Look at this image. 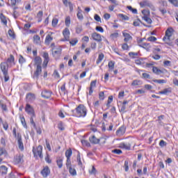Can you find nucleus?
Returning a JSON list of instances; mask_svg holds the SVG:
<instances>
[{"label": "nucleus", "mask_w": 178, "mask_h": 178, "mask_svg": "<svg viewBox=\"0 0 178 178\" xmlns=\"http://www.w3.org/2000/svg\"><path fill=\"white\" fill-rule=\"evenodd\" d=\"M72 113L76 118H86L87 116V108L84 105L79 104L74 110H72Z\"/></svg>", "instance_id": "obj_1"}, {"label": "nucleus", "mask_w": 178, "mask_h": 178, "mask_svg": "<svg viewBox=\"0 0 178 178\" xmlns=\"http://www.w3.org/2000/svg\"><path fill=\"white\" fill-rule=\"evenodd\" d=\"M1 70L4 76V81L6 83L9 81V75L8 74V70H9V64L7 62H2L0 64Z\"/></svg>", "instance_id": "obj_2"}, {"label": "nucleus", "mask_w": 178, "mask_h": 178, "mask_svg": "<svg viewBox=\"0 0 178 178\" xmlns=\"http://www.w3.org/2000/svg\"><path fill=\"white\" fill-rule=\"evenodd\" d=\"M13 135L15 138L17 140L18 143V148L21 150L23 151L24 149V146L23 145V140H22V135L20 134H16V128H13Z\"/></svg>", "instance_id": "obj_3"}, {"label": "nucleus", "mask_w": 178, "mask_h": 178, "mask_svg": "<svg viewBox=\"0 0 178 178\" xmlns=\"http://www.w3.org/2000/svg\"><path fill=\"white\" fill-rule=\"evenodd\" d=\"M175 30L173 28L170 27L165 31V36L163 38V41L166 42V41H170V37L173 35Z\"/></svg>", "instance_id": "obj_4"}, {"label": "nucleus", "mask_w": 178, "mask_h": 178, "mask_svg": "<svg viewBox=\"0 0 178 178\" xmlns=\"http://www.w3.org/2000/svg\"><path fill=\"white\" fill-rule=\"evenodd\" d=\"M32 151L34 156L42 158V147L41 145H39L36 149L33 147Z\"/></svg>", "instance_id": "obj_5"}, {"label": "nucleus", "mask_w": 178, "mask_h": 178, "mask_svg": "<svg viewBox=\"0 0 178 178\" xmlns=\"http://www.w3.org/2000/svg\"><path fill=\"white\" fill-rule=\"evenodd\" d=\"M139 5H140V8H146V7L150 8H154V6L151 3V1H149V0L142 1L139 3Z\"/></svg>", "instance_id": "obj_6"}, {"label": "nucleus", "mask_w": 178, "mask_h": 178, "mask_svg": "<svg viewBox=\"0 0 178 178\" xmlns=\"http://www.w3.org/2000/svg\"><path fill=\"white\" fill-rule=\"evenodd\" d=\"M25 111L26 113H28V115H30L31 116H35V113H34V108H33L30 104H26L25 107Z\"/></svg>", "instance_id": "obj_7"}, {"label": "nucleus", "mask_w": 178, "mask_h": 178, "mask_svg": "<svg viewBox=\"0 0 178 178\" xmlns=\"http://www.w3.org/2000/svg\"><path fill=\"white\" fill-rule=\"evenodd\" d=\"M63 35L64 36V39L62 41H69V38H70V31L65 28L63 31Z\"/></svg>", "instance_id": "obj_8"}, {"label": "nucleus", "mask_w": 178, "mask_h": 178, "mask_svg": "<svg viewBox=\"0 0 178 178\" xmlns=\"http://www.w3.org/2000/svg\"><path fill=\"white\" fill-rule=\"evenodd\" d=\"M122 35L124 37V42H129V41H131V40H133V37L126 32V31L122 32Z\"/></svg>", "instance_id": "obj_9"}, {"label": "nucleus", "mask_w": 178, "mask_h": 178, "mask_svg": "<svg viewBox=\"0 0 178 178\" xmlns=\"http://www.w3.org/2000/svg\"><path fill=\"white\" fill-rule=\"evenodd\" d=\"M51 173V170H49V167H44L41 171V175L43 177H48L49 175Z\"/></svg>", "instance_id": "obj_10"}, {"label": "nucleus", "mask_w": 178, "mask_h": 178, "mask_svg": "<svg viewBox=\"0 0 178 178\" xmlns=\"http://www.w3.org/2000/svg\"><path fill=\"white\" fill-rule=\"evenodd\" d=\"M14 162L16 165L18 163H23V155L17 154L14 158Z\"/></svg>", "instance_id": "obj_11"}, {"label": "nucleus", "mask_w": 178, "mask_h": 178, "mask_svg": "<svg viewBox=\"0 0 178 178\" xmlns=\"http://www.w3.org/2000/svg\"><path fill=\"white\" fill-rule=\"evenodd\" d=\"M41 95L42 98H46L47 99H48L49 98H51V96L52 95V92L44 90L42 91Z\"/></svg>", "instance_id": "obj_12"}, {"label": "nucleus", "mask_w": 178, "mask_h": 178, "mask_svg": "<svg viewBox=\"0 0 178 178\" xmlns=\"http://www.w3.org/2000/svg\"><path fill=\"white\" fill-rule=\"evenodd\" d=\"M119 148L122 149H127L128 151L131 149V145L130 143H121L119 145Z\"/></svg>", "instance_id": "obj_13"}, {"label": "nucleus", "mask_w": 178, "mask_h": 178, "mask_svg": "<svg viewBox=\"0 0 178 178\" xmlns=\"http://www.w3.org/2000/svg\"><path fill=\"white\" fill-rule=\"evenodd\" d=\"M41 72H42L41 65L37 66L36 70L33 74V79H38L40 74H41Z\"/></svg>", "instance_id": "obj_14"}, {"label": "nucleus", "mask_w": 178, "mask_h": 178, "mask_svg": "<svg viewBox=\"0 0 178 178\" xmlns=\"http://www.w3.org/2000/svg\"><path fill=\"white\" fill-rule=\"evenodd\" d=\"M44 62H43V67H47L48 65V62H49V54L48 53L43 54Z\"/></svg>", "instance_id": "obj_15"}, {"label": "nucleus", "mask_w": 178, "mask_h": 178, "mask_svg": "<svg viewBox=\"0 0 178 178\" xmlns=\"http://www.w3.org/2000/svg\"><path fill=\"white\" fill-rule=\"evenodd\" d=\"M92 38L95 41H97V42H101V41H102V38H101V34L97 33L95 32L92 34Z\"/></svg>", "instance_id": "obj_16"}, {"label": "nucleus", "mask_w": 178, "mask_h": 178, "mask_svg": "<svg viewBox=\"0 0 178 178\" xmlns=\"http://www.w3.org/2000/svg\"><path fill=\"white\" fill-rule=\"evenodd\" d=\"M126 133V127L124 126L120 127L117 131L116 134L117 136H123Z\"/></svg>", "instance_id": "obj_17"}, {"label": "nucleus", "mask_w": 178, "mask_h": 178, "mask_svg": "<svg viewBox=\"0 0 178 178\" xmlns=\"http://www.w3.org/2000/svg\"><path fill=\"white\" fill-rule=\"evenodd\" d=\"M33 44L35 45H41V38L38 35H35L33 36Z\"/></svg>", "instance_id": "obj_18"}, {"label": "nucleus", "mask_w": 178, "mask_h": 178, "mask_svg": "<svg viewBox=\"0 0 178 178\" xmlns=\"http://www.w3.org/2000/svg\"><path fill=\"white\" fill-rule=\"evenodd\" d=\"M89 141L91 144H99V141H101L99 138H97L95 136H92L89 137Z\"/></svg>", "instance_id": "obj_19"}, {"label": "nucleus", "mask_w": 178, "mask_h": 178, "mask_svg": "<svg viewBox=\"0 0 178 178\" xmlns=\"http://www.w3.org/2000/svg\"><path fill=\"white\" fill-rule=\"evenodd\" d=\"M139 46L140 48H143L144 49H146V51H149L151 49V44L148 42H143L141 44H139Z\"/></svg>", "instance_id": "obj_20"}, {"label": "nucleus", "mask_w": 178, "mask_h": 178, "mask_svg": "<svg viewBox=\"0 0 178 178\" xmlns=\"http://www.w3.org/2000/svg\"><path fill=\"white\" fill-rule=\"evenodd\" d=\"M9 66H12V65H15V56L13 55H10V57L6 61Z\"/></svg>", "instance_id": "obj_21"}, {"label": "nucleus", "mask_w": 178, "mask_h": 178, "mask_svg": "<svg viewBox=\"0 0 178 178\" xmlns=\"http://www.w3.org/2000/svg\"><path fill=\"white\" fill-rule=\"evenodd\" d=\"M26 99L28 102H33L35 99V95L33 93H28L26 95Z\"/></svg>", "instance_id": "obj_22"}, {"label": "nucleus", "mask_w": 178, "mask_h": 178, "mask_svg": "<svg viewBox=\"0 0 178 178\" xmlns=\"http://www.w3.org/2000/svg\"><path fill=\"white\" fill-rule=\"evenodd\" d=\"M129 56L131 58V59H136V58H138L140 56V52H133L131 51L129 53Z\"/></svg>", "instance_id": "obj_23"}, {"label": "nucleus", "mask_w": 178, "mask_h": 178, "mask_svg": "<svg viewBox=\"0 0 178 178\" xmlns=\"http://www.w3.org/2000/svg\"><path fill=\"white\" fill-rule=\"evenodd\" d=\"M56 164L59 169H62L63 167V159L60 157L56 159Z\"/></svg>", "instance_id": "obj_24"}, {"label": "nucleus", "mask_w": 178, "mask_h": 178, "mask_svg": "<svg viewBox=\"0 0 178 178\" xmlns=\"http://www.w3.org/2000/svg\"><path fill=\"white\" fill-rule=\"evenodd\" d=\"M8 173V167L5 165L0 166V174L6 175Z\"/></svg>", "instance_id": "obj_25"}, {"label": "nucleus", "mask_w": 178, "mask_h": 178, "mask_svg": "<svg viewBox=\"0 0 178 178\" xmlns=\"http://www.w3.org/2000/svg\"><path fill=\"white\" fill-rule=\"evenodd\" d=\"M76 16L79 20H83V19H84V16H83V10H81L80 8H78V13L76 14Z\"/></svg>", "instance_id": "obj_26"}, {"label": "nucleus", "mask_w": 178, "mask_h": 178, "mask_svg": "<svg viewBox=\"0 0 178 178\" xmlns=\"http://www.w3.org/2000/svg\"><path fill=\"white\" fill-rule=\"evenodd\" d=\"M52 40H54V38L50 36V35H47L46 36L44 43L46 44V45H49V44H51V42L52 41Z\"/></svg>", "instance_id": "obj_27"}, {"label": "nucleus", "mask_w": 178, "mask_h": 178, "mask_svg": "<svg viewBox=\"0 0 178 178\" xmlns=\"http://www.w3.org/2000/svg\"><path fill=\"white\" fill-rule=\"evenodd\" d=\"M35 63L37 66H41V63H42V60L41 59V57L36 56L34 59Z\"/></svg>", "instance_id": "obj_28"}, {"label": "nucleus", "mask_w": 178, "mask_h": 178, "mask_svg": "<svg viewBox=\"0 0 178 178\" xmlns=\"http://www.w3.org/2000/svg\"><path fill=\"white\" fill-rule=\"evenodd\" d=\"M0 19L1 23H3V24H4V26H7L8 24V21L6 20V17H5V15H3V14H0Z\"/></svg>", "instance_id": "obj_29"}, {"label": "nucleus", "mask_w": 178, "mask_h": 178, "mask_svg": "<svg viewBox=\"0 0 178 178\" xmlns=\"http://www.w3.org/2000/svg\"><path fill=\"white\" fill-rule=\"evenodd\" d=\"M73 155V151L70 148L65 151V157L67 159H70Z\"/></svg>", "instance_id": "obj_30"}, {"label": "nucleus", "mask_w": 178, "mask_h": 178, "mask_svg": "<svg viewBox=\"0 0 178 178\" xmlns=\"http://www.w3.org/2000/svg\"><path fill=\"white\" fill-rule=\"evenodd\" d=\"M152 72H153V73H154L155 74H157V75L162 74V73H163V72H162V70H159L156 67H153Z\"/></svg>", "instance_id": "obj_31"}, {"label": "nucleus", "mask_w": 178, "mask_h": 178, "mask_svg": "<svg viewBox=\"0 0 178 178\" xmlns=\"http://www.w3.org/2000/svg\"><path fill=\"white\" fill-rule=\"evenodd\" d=\"M105 57V56L104 55V54H99L98 58L96 61V63L97 65H99V63H101L102 62V60H104V58Z\"/></svg>", "instance_id": "obj_32"}, {"label": "nucleus", "mask_w": 178, "mask_h": 178, "mask_svg": "<svg viewBox=\"0 0 178 178\" xmlns=\"http://www.w3.org/2000/svg\"><path fill=\"white\" fill-rule=\"evenodd\" d=\"M143 85V81L140 80H134L131 83V86L133 87H136V86H142Z\"/></svg>", "instance_id": "obj_33"}, {"label": "nucleus", "mask_w": 178, "mask_h": 178, "mask_svg": "<svg viewBox=\"0 0 178 178\" xmlns=\"http://www.w3.org/2000/svg\"><path fill=\"white\" fill-rule=\"evenodd\" d=\"M76 161L78 162V165L79 166H81L83 165V163L81 162V156H80V152H77V156H76Z\"/></svg>", "instance_id": "obj_34"}, {"label": "nucleus", "mask_w": 178, "mask_h": 178, "mask_svg": "<svg viewBox=\"0 0 178 178\" xmlns=\"http://www.w3.org/2000/svg\"><path fill=\"white\" fill-rule=\"evenodd\" d=\"M129 104V102L127 100H124L122 103V105L121 106L120 111L121 112H125L126 111V105Z\"/></svg>", "instance_id": "obj_35"}, {"label": "nucleus", "mask_w": 178, "mask_h": 178, "mask_svg": "<svg viewBox=\"0 0 178 178\" xmlns=\"http://www.w3.org/2000/svg\"><path fill=\"white\" fill-rule=\"evenodd\" d=\"M108 66L109 70L111 72H112V70H113V69H115V63H114V61H112V60L109 61Z\"/></svg>", "instance_id": "obj_36"}, {"label": "nucleus", "mask_w": 178, "mask_h": 178, "mask_svg": "<svg viewBox=\"0 0 178 178\" xmlns=\"http://www.w3.org/2000/svg\"><path fill=\"white\" fill-rule=\"evenodd\" d=\"M172 92V88H167L163 89V95H168V94H170Z\"/></svg>", "instance_id": "obj_37"}, {"label": "nucleus", "mask_w": 178, "mask_h": 178, "mask_svg": "<svg viewBox=\"0 0 178 178\" xmlns=\"http://www.w3.org/2000/svg\"><path fill=\"white\" fill-rule=\"evenodd\" d=\"M143 20L146 22L148 24H152V19L149 18V17H142Z\"/></svg>", "instance_id": "obj_38"}, {"label": "nucleus", "mask_w": 178, "mask_h": 178, "mask_svg": "<svg viewBox=\"0 0 178 178\" xmlns=\"http://www.w3.org/2000/svg\"><path fill=\"white\" fill-rule=\"evenodd\" d=\"M154 83H157L158 84H165L166 80L165 79H154Z\"/></svg>", "instance_id": "obj_39"}, {"label": "nucleus", "mask_w": 178, "mask_h": 178, "mask_svg": "<svg viewBox=\"0 0 178 178\" xmlns=\"http://www.w3.org/2000/svg\"><path fill=\"white\" fill-rule=\"evenodd\" d=\"M69 172L72 176H76L77 175V172L74 168H72V167H70Z\"/></svg>", "instance_id": "obj_40"}, {"label": "nucleus", "mask_w": 178, "mask_h": 178, "mask_svg": "<svg viewBox=\"0 0 178 178\" xmlns=\"http://www.w3.org/2000/svg\"><path fill=\"white\" fill-rule=\"evenodd\" d=\"M21 123L22 126L24 127V129H27V123H26V119H24V117L20 118Z\"/></svg>", "instance_id": "obj_41"}, {"label": "nucleus", "mask_w": 178, "mask_h": 178, "mask_svg": "<svg viewBox=\"0 0 178 178\" xmlns=\"http://www.w3.org/2000/svg\"><path fill=\"white\" fill-rule=\"evenodd\" d=\"M168 2L175 6V8H178V0H168Z\"/></svg>", "instance_id": "obj_42"}, {"label": "nucleus", "mask_w": 178, "mask_h": 178, "mask_svg": "<svg viewBox=\"0 0 178 178\" xmlns=\"http://www.w3.org/2000/svg\"><path fill=\"white\" fill-rule=\"evenodd\" d=\"M136 65H144V59L140 58L135 60Z\"/></svg>", "instance_id": "obj_43"}, {"label": "nucleus", "mask_w": 178, "mask_h": 178, "mask_svg": "<svg viewBox=\"0 0 178 178\" xmlns=\"http://www.w3.org/2000/svg\"><path fill=\"white\" fill-rule=\"evenodd\" d=\"M58 22H59V20L57 18H54L51 22V26L53 27H56Z\"/></svg>", "instance_id": "obj_44"}, {"label": "nucleus", "mask_w": 178, "mask_h": 178, "mask_svg": "<svg viewBox=\"0 0 178 178\" xmlns=\"http://www.w3.org/2000/svg\"><path fill=\"white\" fill-rule=\"evenodd\" d=\"M35 115H31V118H30V123L32 125L33 127H35V122H34V118H35Z\"/></svg>", "instance_id": "obj_45"}, {"label": "nucleus", "mask_w": 178, "mask_h": 178, "mask_svg": "<svg viewBox=\"0 0 178 178\" xmlns=\"http://www.w3.org/2000/svg\"><path fill=\"white\" fill-rule=\"evenodd\" d=\"M60 54H62V49L59 48V49H57L56 50L53 49L54 55H60Z\"/></svg>", "instance_id": "obj_46"}, {"label": "nucleus", "mask_w": 178, "mask_h": 178, "mask_svg": "<svg viewBox=\"0 0 178 178\" xmlns=\"http://www.w3.org/2000/svg\"><path fill=\"white\" fill-rule=\"evenodd\" d=\"M142 14L143 15V17H147L149 16V10H142Z\"/></svg>", "instance_id": "obj_47"}, {"label": "nucleus", "mask_w": 178, "mask_h": 178, "mask_svg": "<svg viewBox=\"0 0 178 178\" xmlns=\"http://www.w3.org/2000/svg\"><path fill=\"white\" fill-rule=\"evenodd\" d=\"M8 153L6 152V149L0 147V156H2V155H6Z\"/></svg>", "instance_id": "obj_48"}, {"label": "nucleus", "mask_w": 178, "mask_h": 178, "mask_svg": "<svg viewBox=\"0 0 178 178\" xmlns=\"http://www.w3.org/2000/svg\"><path fill=\"white\" fill-rule=\"evenodd\" d=\"M113 154H116L117 155H120L122 154H123V152H122V150L119 149H115L112 150Z\"/></svg>", "instance_id": "obj_49"}, {"label": "nucleus", "mask_w": 178, "mask_h": 178, "mask_svg": "<svg viewBox=\"0 0 178 178\" xmlns=\"http://www.w3.org/2000/svg\"><path fill=\"white\" fill-rule=\"evenodd\" d=\"M8 35L10 37V38L15 39V32H13V31L11 29L8 30Z\"/></svg>", "instance_id": "obj_50"}, {"label": "nucleus", "mask_w": 178, "mask_h": 178, "mask_svg": "<svg viewBox=\"0 0 178 178\" xmlns=\"http://www.w3.org/2000/svg\"><path fill=\"white\" fill-rule=\"evenodd\" d=\"M113 101V97L109 96L108 101H107L106 106H109V105H111V104H112Z\"/></svg>", "instance_id": "obj_51"}, {"label": "nucleus", "mask_w": 178, "mask_h": 178, "mask_svg": "<svg viewBox=\"0 0 178 178\" xmlns=\"http://www.w3.org/2000/svg\"><path fill=\"white\" fill-rule=\"evenodd\" d=\"M119 17H121L122 20H129V17L127 15H125L124 14H119L118 15Z\"/></svg>", "instance_id": "obj_52"}, {"label": "nucleus", "mask_w": 178, "mask_h": 178, "mask_svg": "<svg viewBox=\"0 0 178 178\" xmlns=\"http://www.w3.org/2000/svg\"><path fill=\"white\" fill-rule=\"evenodd\" d=\"M108 2H111V3H113L114 6H119V1L117 0H108Z\"/></svg>", "instance_id": "obj_53"}, {"label": "nucleus", "mask_w": 178, "mask_h": 178, "mask_svg": "<svg viewBox=\"0 0 178 178\" xmlns=\"http://www.w3.org/2000/svg\"><path fill=\"white\" fill-rule=\"evenodd\" d=\"M99 98L102 101H104V99H105V93L104 92H100L99 93Z\"/></svg>", "instance_id": "obj_54"}, {"label": "nucleus", "mask_w": 178, "mask_h": 178, "mask_svg": "<svg viewBox=\"0 0 178 178\" xmlns=\"http://www.w3.org/2000/svg\"><path fill=\"white\" fill-rule=\"evenodd\" d=\"M118 37H119V33L118 32H115L111 35V38H112V40H115V38H118Z\"/></svg>", "instance_id": "obj_55"}, {"label": "nucleus", "mask_w": 178, "mask_h": 178, "mask_svg": "<svg viewBox=\"0 0 178 178\" xmlns=\"http://www.w3.org/2000/svg\"><path fill=\"white\" fill-rule=\"evenodd\" d=\"M65 26L69 27L70 26V17H67L65 18Z\"/></svg>", "instance_id": "obj_56"}, {"label": "nucleus", "mask_w": 178, "mask_h": 178, "mask_svg": "<svg viewBox=\"0 0 178 178\" xmlns=\"http://www.w3.org/2000/svg\"><path fill=\"white\" fill-rule=\"evenodd\" d=\"M122 49L123 51H129V44H127V43L122 44Z\"/></svg>", "instance_id": "obj_57"}, {"label": "nucleus", "mask_w": 178, "mask_h": 178, "mask_svg": "<svg viewBox=\"0 0 178 178\" xmlns=\"http://www.w3.org/2000/svg\"><path fill=\"white\" fill-rule=\"evenodd\" d=\"M147 41H149L150 42H155V41H156V38L155 36H150L147 38Z\"/></svg>", "instance_id": "obj_58"}, {"label": "nucleus", "mask_w": 178, "mask_h": 178, "mask_svg": "<svg viewBox=\"0 0 178 178\" xmlns=\"http://www.w3.org/2000/svg\"><path fill=\"white\" fill-rule=\"evenodd\" d=\"M89 173H90V175H96V173H97V170L95 169V166H92V170H89Z\"/></svg>", "instance_id": "obj_59"}, {"label": "nucleus", "mask_w": 178, "mask_h": 178, "mask_svg": "<svg viewBox=\"0 0 178 178\" xmlns=\"http://www.w3.org/2000/svg\"><path fill=\"white\" fill-rule=\"evenodd\" d=\"M77 42H79V40H77V39H74L70 42V44L72 46H74L76 44H77Z\"/></svg>", "instance_id": "obj_60"}, {"label": "nucleus", "mask_w": 178, "mask_h": 178, "mask_svg": "<svg viewBox=\"0 0 178 178\" xmlns=\"http://www.w3.org/2000/svg\"><path fill=\"white\" fill-rule=\"evenodd\" d=\"M97 86V81H92L91 83H90V88H95Z\"/></svg>", "instance_id": "obj_61"}, {"label": "nucleus", "mask_w": 178, "mask_h": 178, "mask_svg": "<svg viewBox=\"0 0 178 178\" xmlns=\"http://www.w3.org/2000/svg\"><path fill=\"white\" fill-rule=\"evenodd\" d=\"M58 128L59 129V130H65V127H63V122H60L58 124Z\"/></svg>", "instance_id": "obj_62"}, {"label": "nucleus", "mask_w": 178, "mask_h": 178, "mask_svg": "<svg viewBox=\"0 0 178 178\" xmlns=\"http://www.w3.org/2000/svg\"><path fill=\"white\" fill-rule=\"evenodd\" d=\"M19 63L23 64V63H24L26 62V59H24L22 57V56H20L19 58Z\"/></svg>", "instance_id": "obj_63"}, {"label": "nucleus", "mask_w": 178, "mask_h": 178, "mask_svg": "<svg viewBox=\"0 0 178 178\" xmlns=\"http://www.w3.org/2000/svg\"><path fill=\"white\" fill-rule=\"evenodd\" d=\"M96 30L97 31H99V33H104V28L102 26H97Z\"/></svg>", "instance_id": "obj_64"}]
</instances>
